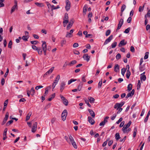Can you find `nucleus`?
<instances>
[{"label":"nucleus","mask_w":150,"mask_h":150,"mask_svg":"<svg viewBox=\"0 0 150 150\" xmlns=\"http://www.w3.org/2000/svg\"><path fill=\"white\" fill-rule=\"evenodd\" d=\"M60 76L59 75H58L55 78L54 81L52 84V89H53L55 87L56 85L57 84L59 80L60 79Z\"/></svg>","instance_id":"f257e3e1"},{"label":"nucleus","mask_w":150,"mask_h":150,"mask_svg":"<svg viewBox=\"0 0 150 150\" xmlns=\"http://www.w3.org/2000/svg\"><path fill=\"white\" fill-rule=\"evenodd\" d=\"M125 102H121L120 103H117L114 105V108L118 110L119 108H121V107L124 105Z\"/></svg>","instance_id":"f03ea898"},{"label":"nucleus","mask_w":150,"mask_h":150,"mask_svg":"<svg viewBox=\"0 0 150 150\" xmlns=\"http://www.w3.org/2000/svg\"><path fill=\"white\" fill-rule=\"evenodd\" d=\"M67 114V112L66 110H64L62 112V119L63 121H64L66 118Z\"/></svg>","instance_id":"7ed1b4c3"},{"label":"nucleus","mask_w":150,"mask_h":150,"mask_svg":"<svg viewBox=\"0 0 150 150\" xmlns=\"http://www.w3.org/2000/svg\"><path fill=\"white\" fill-rule=\"evenodd\" d=\"M66 3L65 9L67 11H68L70 8L71 3L69 0H66Z\"/></svg>","instance_id":"20e7f679"},{"label":"nucleus","mask_w":150,"mask_h":150,"mask_svg":"<svg viewBox=\"0 0 150 150\" xmlns=\"http://www.w3.org/2000/svg\"><path fill=\"white\" fill-rule=\"evenodd\" d=\"M37 122H35L33 125L32 127L31 131L33 133H35L37 130Z\"/></svg>","instance_id":"39448f33"},{"label":"nucleus","mask_w":150,"mask_h":150,"mask_svg":"<svg viewBox=\"0 0 150 150\" xmlns=\"http://www.w3.org/2000/svg\"><path fill=\"white\" fill-rule=\"evenodd\" d=\"M113 36L112 35H110L108 38L105 41L103 45H105L107 44L108 43L110 42L111 40L112 39Z\"/></svg>","instance_id":"423d86ee"},{"label":"nucleus","mask_w":150,"mask_h":150,"mask_svg":"<svg viewBox=\"0 0 150 150\" xmlns=\"http://www.w3.org/2000/svg\"><path fill=\"white\" fill-rule=\"evenodd\" d=\"M54 67H52L50 69L47 71L44 75V77H45L46 76L48 75L51 73L54 70Z\"/></svg>","instance_id":"0eeeda50"},{"label":"nucleus","mask_w":150,"mask_h":150,"mask_svg":"<svg viewBox=\"0 0 150 150\" xmlns=\"http://www.w3.org/2000/svg\"><path fill=\"white\" fill-rule=\"evenodd\" d=\"M9 114L8 112H7L6 113L5 115V117L4 118V120L2 122V125H4L6 122V121L8 120V117Z\"/></svg>","instance_id":"6e6552de"},{"label":"nucleus","mask_w":150,"mask_h":150,"mask_svg":"<svg viewBox=\"0 0 150 150\" xmlns=\"http://www.w3.org/2000/svg\"><path fill=\"white\" fill-rule=\"evenodd\" d=\"M65 85V83L64 82L62 81L61 83L60 86V91L61 92H62L64 89Z\"/></svg>","instance_id":"1a4fd4ad"},{"label":"nucleus","mask_w":150,"mask_h":150,"mask_svg":"<svg viewBox=\"0 0 150 150\" xmlns=\"http://www.w3.org/2000/svg\"><path fill=\"white\" fill-rule=\"evenodd\" d=\"M83 58L84 59V60H86L87 62H88L90 59V56H88V54H84L83 56Z\"/></svg>","instance_id":"9d476101"},{"label":"nucleus","mask_w":150,"mask_h":150,"mask_svg":"<svg viewBox=\"0 0 150 150\" xmlns=\"http://www.w3.org/2000/svg\"><path fill=\"white\" fill-rule=\"evenodd\" d=\"M88 110L92 117L94 118L95 117V114L93 111L92 110L90 109H88Z\"/></svg>","instance_id":"9b49d317"},{"label":"nucleus","mask_w":150,"mask_h":150,"mask_svg":"<svg viewBox=\"0 0 150 150\" xmlns=\"http://www.w3.org/2000/svg\"><path fill=\"white\" fill-rule=\"evenodd\" d=\"M88 120L89 122L91 124V125H93L95 123V121L91 117H88Z\"/></svg>","instance_id":"f8f14e48"},{"label":"nucleus","mask_w":150,"mask_h":150,"mask_svg":"<svg viewBox=\"0 0 150 150\" xmlns=\"http://www.w3.org/2000/svg\"><path fill=\"white\" fill-rule=\"evenodd\" d=\"M42 50L47 49L46 42L44 41H42Z\"/></svg>","instance_id":"ddd939ff"},{"label":"nucleus","mask_w":150,"mask_h":150,"mask_svg":"<svg viewBox=\"0 0 150 150\" xmlns=\"http://www.w3.org/2000/svg\"><path fill=\"white\" fill-rule=\"evenodd\" d=\"M120 69L119 66L117 64H116L114 67V71L116 72L119 71Z\"/></svg>","instance_id":"4468645a"},{"label":"nucleus","mask_w":150,"mask_h":150,"mask_svg":"<svg viewBox=\"0 0 150 150\" xmlns=\"http://www.w3.org/2000/svg\"><path fill=\"white\" fill-rule=\"evenodd\" d=\"M145 73V72L143 73V74H141L140 76V79L141 80H143L144 81H145L146 79V76L145 75H144Z\"/></svg>","instance_id":"2eb2a0df"},{"label":"nucleus","mask_w":150,"mask_h":150,"mask_svg":"<svg viewBox=\"0 0 150 150\" xmlns=\"http://www.w3.org/2000/svg\"><path fill=\"white\" fill-rule=\"evenodd\" d=\"M127 44V42H125V40H121L119 43L118 46L120 47L122 46L125 45Z\"/></svg>","instance_id":"dca6fc26"},{"label":"nucleus","mask_w":150,"mask_h":150,"mask_svg":"<svg viewBox=\"0 0 150 150\" xmlns=\"http://www.w3.org/2000/svg\"><path fill=\"white\" fill-rule=\"evenodd\" d=\"M42 50L41 47H39L38 48L37 51L38 52L39 54L41 55L42 54Z\"/></svg>","instance_id":"f3484780"},{"label":"nucleus","mask_w":150,"mask_h":150,"mask_svg":"<svg viewBox=\"0 0 150 150\" xmlns=\"http://www.w3.org/2000/svg\"><path fill=\"white\" fill-rule=\"evenodd\" d=\"M32 115V112H30L27 115L26 117L25 120L26 121L28 120L30 118V117Z\"/></svg>","instance_id":"a211bd4d"},{"label":"nucleus","mask_w":150,"mask_h":150,"mask_svg":"<svg viewBox=\"0 0 150 150\" xmlns=\"http://www.w3.org/2000/svg\"><path fill=\"white\" fill-rule=\"evenodd\" d=\"M150 115V110H149L148 113V114L145 117L144 120V122H146L148 120L149 117Z\"/></svg>","instance_id":"6ab92c4d"},{"label":"nucleus","mask_w":150,"mask_h":150,"mask_svg":"<svg viewBox=\"0 0 150 150\" xmlns=\"http://www.w3.org/2000/svg\"><path fill=\"white\" fill-rule=\"evenodd\" d=\"M67 41L65 39L62 40L61 42V45L62 47H63V45L66 44Z\"/></svg>","instance_id":"aec40b11"},{"label":"nucleus","mask_w":150,"mask_h":150,"mask_svg":"<svg viewBox=\"0 0 150 150\" xmlns=\"http://www.w3.org/2000/svg\"><path fill=\"white\" fill-rule=\"evenodd\" d=\"M55 96V94L53 93L51 95L48 99L49 101H51L53 98H54Z\"/></svg>","instance_id":"412c9836"},{"label":"nucleus","mask_w":150,"mask_h":150,"mask_svg":"<svg viewBox=\"0 0 150 150\" xmlns=\"http://www.w3.org/2000/svg\"><path fill=\"white\" fill-rule=\"evenodd\" d=\"M88 99L91 103H93L95 101V99L93 98L89 97Z\"/></svg>","instance_id":"4be33fe9"},{"label":"nucleus","mask_w":150,"mask_h":150,"mask_svg":"<svg viewBox=\"0 0 150 150\" xmlns=\"http://www.w3.org/2000/svg\"><path fill=\"white\" fill-rule=\"evenodd\" d=\"M128 128L125 127V126H124L122 129V131H123V133H127V129Z\"/></svg>","instance_id":"5701e85b"},{"label":"nucleus","mask_w":150,"mask_h":150,"mask_svg":"<svg viewBox=\"0 0 150 150\" xmlns=\"http://www.w3.org/2000/svg\"><path fill=\"white\" fill-rule=\"evenodd\" d=\"M73 36V35L71 34L70 33H69V32H67V34L66 35L65 37L67 38H70L72 37Z\"/></svg>","instance_id":"b1692460"},{"label":"nucleus","mask_w":150,"mask_h":150,"mask_svg":"<svg viewBox=\"0 0 150 150\" xmlns=\"http://www.w3.org/2000/svg\"><path fill=\"white\" fill-rule=\"evenodd\" d=\"M16 8H17V6H16V5H14L11 8V13L15 11Z\"/></svg>","instance_id":"393cba45"},{"label":"nucleus","mask_w":150,"mask_h":150,"mask_svg":"<svg viewBox=\"0 0 150 150\" xmlns=\"http://www.w3.org/2000/svg\"><path fill=\"white\" fill-rule=\"evenodd\" d=\"M35 4L38 6L39 7H42L44 6V5L43 4L39 3L38 2L35 3Z\"/></svg>","instance_id":"a878e982"},{"label":"nucleus","mask_w":150,"mask_h":150,"mask_svg":"<svg viewBox=\"0 0 150 150\" xmlns=\"http://www.w3.org/2000/svg\"><path fill=\"white\" fill-rule=\"evenodd\" d=\"M115 137L116 140H119L120 138L119 135V134L118 133H117L115 134Z\"/></svg>","instance_id":"bb28decb"},{"label":"nucleus","mask_w":150,"mask_h":150,"mask_svg":"<svg viewBox=\"0 0 150 150\" xmlns=\"http://www.w3.org/2000/svg\"><path fill=\"white\" fill-rule=\"evenodd\" d=\"M137 128L136 127H135L134 129V131L133 133V137H136L137 132Z\"/></svg>","instance_id":"cd10ccee"},{"label":"nucleus","mask_w":150,"mask_h":150,"mask_svg":"<svg viewBox=\"0 0 150 150\" xmlns=\"http://www.w3.org/2000/svg\"><path fill=\"white\" fill-rule=\"evenodd\" d=\"M132 85L130 83L128 84L127 86V90L128 91H130L132 89Z\"/></svg>","instance_id":"c85d7f7f"},{"label":"nucleus","mask_w":150,"mask_h":150,"mask_svg":"<svg viewBox=\"0 0 150 150\" xmlns=\"http://www.w3.org/2000/svg\"><path fill=\"white\" fill-rule=\"evenodd\" d=\"M76 79H71L68 81V84L69 85L72 82L75 81H76Z\"/></svg>","instance_id":"c756f323"},{"label":"nucleus","mask_w":150,"mask_h":150,"mask_svg":"<svg viewBox=\"0 0 150 150\" xmlns=\"http://www.w3.org/2000/svg\"><path fill=\"white\" fill-rule=\"evenodd\" d=\"M131 75V73L129 71H127V73L126 74V77L127 79H129Z\"/></svg>","instance_id":"7c9ffc66"},{"label":"nucleus","mask_w":150,"mask_h":150,"mask_svg":"<svg viewBox=\"0 0 150 150\" xmlns=\"http://www.w3.org/2000/svg\"><path fill=\"white\" fill-rule=\"evenodd\" d=\"M117 44V42H113L111 45L112 48H115L116 47Z\"/></svg>","instance_id":"2f4dec72"},{"label":"nucleus","mask_w":150,"mask_h":150,"mask_svg":"<svg viewBox=\"0 0 150 150\" xmlns=\"http://www.w3.org/2000/svg\"><path fill=\"white\" fill-rule=\"evenodd\" d=\"M126 6L125 4H123L121 8V12H122L125 9Z\"/></svg>","instance_id":"473e14b6"},{"label":"nucleus","mask_w":150,"mask_h":150,"mask_svg":"<svg viewBox=\"0 0 150 150\" xmlns=\"http://www.w3.org/2000/svg\"><path fill=\"white\" fill-rule=\"evenodd\" d=\"M124 21L123 19L121 18L120 19L119 23L118 24H119L121 26H122L123 24Z\"/></svg>","instance_id":"72a5a7b5"},{"label":"nucleus","mask_w":150,"mask_h":150,"mask_svg":"<svg viewBox=\"0 0 150 150\" xmlns=\"http://www.w3.org/2000/svg\"><path fill=\"white\" fill-rule=\"evenodd\" d=\"M76 60H73L69 64V65L70 66H72L74 64H76Z\"/></svg>","instance_id":"f704fd0d"},{"label":"nucleus","mask_w":150,"mask_h":150,"mask_svg":"<svg viewBox=\"0 0 150 150\" xmlns=\"http://www.w3.org/2000/svg\"><path fill=\"white\" fill-rule=\"evenodd\" d=\"M71 142L72 144V145L73 146H74V147L75 149H77V145L76 144V142H74V141Z\"/></svg>","instance_id":"c9c22d12"},{"label":"nucleus","mask_w":150,"mask_h":150,"mask_svg":"<svg viewBox=\"0 0 150 150\" xmlns=\"http://www.w3.org/2000/svg\"><path fill=\"white\" fill-rule=\"evenodd\" d=\"M72 25L73 24H72V23H69L67 27V30H69L71 27Z\"/></svg>","instance_id":"e433bc0d"},{"label":"nucleus","mask_w":150,"mask_h":150,"mask_svg":"<svg viewBox=\"0 0 150 150\" xmlns=\"http://www.w3.org/2000/svg\"><path fill=\"white\" fill-rule=\"evenodd\" d=\"M126 69L125 68H122L121 69V73H122V75L123 76H124V75H125V73L126 71Z\"/></svg>","instance_id":"4c0bfd02"},{"label":"nucleus","mask_w":150,"mask_h":150,"mask_svg":"<svg viewBox=\"0 0 150 150\" xmlns=\"http://www.w3.org/2000/svg\"><path fill=\"white\" fill-rule=\"evenodd\" d=\"M82 85H83V84L82 83H80L79 85L78 86V88H77L78 90H79V91H80L81 90V88L82 86Z\"/></svg>","instance_id":"58836bf2"},{"label":"nucleus","mask_w":150,"mask_h":150,"mask_svg":"<svg viewBox=\"0 0 150 150\" xmlns=\"http://www.w3.org/2000/svg\"><path fill=\"white\" fill-rule=\"evenodd\" d=\"M141 83L140 82V81L139 80L138 81L137 85V89H139L140 88V86H141Z\"/></svg>","instance_id":"ea45409f"},{"label":"nucleus","mask_w":150,"mask_h":150,"mask_svg":"<svg viewBox=\"0 0 150 150\" xmlns=\"http://www.w3.org/2000/svg\"><path fill=\"white\" fill-rule=\"evenodd\" d=\"M68 13H65L63 20H68Z\"/></svg>","instance_id":"a19ab883"},{"label":"nucleus","mask_w":150,"mask_h":150,"mask_svg":"<svg viewBox=\"0 0 150 150\" xmlns=\"http://www.w3.org/2000/svg\"><path fill=\"white\" fill-rule=\"evenodd\" d=\"M86 11H87L86 5H85L83 7V13H85V14H86Z\"/></svg>","instance_id":"79ce46f5"},{"label":"nucleus","mask_w":150,"mask_h":150,"mask_svg":"<svg viewBox=\"0 0 150 150\" xmlns=\"http://www.w3.org/2000/svg\"><path fill=\"white\" fill-rule=\"evenodd\" d=\"M132 123V122L131 121H129L127 125H125L124 126H125V127L128 128L131 125Z\"/></svg>","instance_id":"37998d69"},{"label":"nucleus","mask_w":150,"mask_h":150,"mask_svg":"<svg viewBox=\"0 0 150 150\" xmlns=\"http://www.w3.org/2000/svg\"><path fill=\"white\" fill-rule=\"evenodd\" d=\"M149 54V52H147L145 53L144 59H147L148 57V54Z\"/></svg>","instance_id":"c03bdc74"},{"label":"nucleus","mask_w":150,"mask_h":150,"mask_svg":"<svg viewBox=\"0 0 150 150\" xmlns=\"http://www.w3.org/2000/svg\"><path fill=\"white\" fill-rule=\"evenodd\" d=\"M133 94H132L131 93H128L126 97V98H128L129 97H132L133 96Z\"/></svg>","instance_id":"a18cd8bd"},{"label":"nucleus","mask_w":150,"mask_h":150,"mask_svg":"<svg viewBox=\"0 0 150 150\" xmlns=\"http://www.w3.org/2000/svg\"><path fill=\"white\" fill-rule=\"evenodd\" d=\"M8 100H6L4 102V108H5V107H6L7 105V104L8 103Z\"/></svg>","instance_id":"49530a36"},{"label":"nucleus","mask_w":150,"mask_h":150,"mask_svg":"<svg viewBox=\"0 0 150 150\" xmlns=\"http://www.w3.org/2000/svg\"><path fill=\"white\" fill-rule=\"evenodd\" d=\"M12 40H10L8 44V47L9 48H11L12 47Z\"/></svg>","instance_id":"de8ad7c7"},{"label":"nucleus","mask_w":150,"mask_h":150,"mask_svg":"<svg viewBox=\"0 0 150 150\" xmlns=\"http://www.w3.org/2000/svg\"><path fill=\"white\" fill-rule=\"evenodd\" d=\"M130 29V28H127L125 29L124 31V33H129Z\"/></svg>","instance_id":"09e8293b"},{"label":"nucleus","mask_w":150,"mask_h":150,"mask_svg":"<svg viewBox=\"0 0 150 150\" xmlns=\"http://www.w3.org/2000/svg\"><path fill=\"white\" fill-rule=\"evenodd\" d=\"M102 79H101V80L99 82L98 84V87L99 88H101L102 85Z\"/></svg>","instance_id":"8fccbe9b"},{"label":"nucleus","mask_w":150,"mask_h":150,"mask_svg":"<svg viewBox=\"0 0 150 150\" xmlns=\"http://www.w3.org/2000/svg\"><path fill=\"white\" fill-rule=\"evenodd\" d=\"M111 31L110 30H107V31L105 33V35L106 36H108L109 35Z\"/></svg>","instance_id":"3c124183"},{"label":"nucleus","mask_w":150,"mask_h":150,"mask_svg":"<svg viewBox=\"0 0 150 150\" xmlns=\"http://www.w3.org/2000/svg\"><path fill=\"white\" fill-rule=\"evenodd\" d=\"M63 103L66 105H68V100L66 99H64V100L63 101Z\"/></svg>","instance_id":"603ef678"},{"label":"nucleus","mask_w":150,"mask_h":150,"mask_svg":"<svg viewBox=\"0 0 150 150\" xmlns=\"http://www.w3.org/2000/svg\"><path fill=\"white\" fill-rule=\"evenodd\" d=\"M22 39L25 41H27L28 38L26 36H23L22 38Z\"/></svg>","instance_id":"864d4df0"},{"label":"nucleus","mask_w":150,"mask_h":150,"mask_svg":"<svg viewBox=\"0 0 150 150\" xmlns=\"http://www.w3.org/2000/svg\"><path fill=\"white\" fill-rule=\"evenodd\" d=\"M144 5L142 7L141 6H139V12H141L143 10L144 8Z\"/></svg>","instance_id":"5fc2aeb1"},{"label":"nucleus","mask_w":150,"mask_h":150,"mask_svg":"<svg viewBox=\"0 0 150 150\" xmlns=\"http://www.w3.org/2000/svg\"><path fill=\"white\" fill-rule=\"evenodd\" d=\"M116 58L117 60L119 59L121 57V56L120 54L118 53L117 54L116 57Z\"/></svg>","instance_id":"6e6d98bb"},{"label":"nucleus","mask_w":150,"mask_h":150,"mask_svg":"<svg viewBox=\"0 0 150 150\" xmlns=\"http://www.w3.org/2000/svg\"><path fill=\"white\" fill-rule=\"evenodd\" d=\"M30 92L32 93L33 95L35 93V90L33 87H32L30 90Z\"/></svg>","instance_id":"4d7b16f0"},{"label":"nucleus","mask_w":150,"mask_h":150,"mask_svg":"<svg viewBox=\"0 0 150 150\" xmlns=\"http://www.w3.org/2000/svg\"><path fill=\"white\" fill-rule=\"evenodd\" d=\"M38 42V41H30V43L33 45H36Z\"/></svg>","instance_id":"13d9d810"},{"label":"nucleus","mask_w":150,"mask_h":150,"mask_svg":"<svg viewBox=\"0 0 150 150\" xmlns=\"http://www.w3.org/2000/svg\"><path fill=\"white\" fill-rule=\"evenodd\" d=\"M109 118V117L106 116V117L104 119L103 121L105 123H106L108 121L107 120Z\"/></svg>","instance_id":"bf43d9fd"},{"label":"nucleus","mask_w":150,"mask_h":150,"mask_svg":"<svg viewBox=\"0 0 150 150\" xmlns=\"http://www.w3.org/2000/svg\"><path fill=\"white\" fill-rule=\"evenodd\" d=\"M7 129L6 128L4 130V132L3 134V136L6 135V133L7 131Z\"/></svg>","instance_id":"052dcab7"},{"label":"nucleus","mask_w":150,"mask_h":150,"mask_svg":"<svg viewBox=\"0 0 150 150\" xmlns=\"http://www.w3.org/2000/svg\"><path fill=\"white\" fill-rule=\"evenodd\" d=\"M32 47L33 49L34 50H35L36 51H37L38 48L35 45H32Z\"/></svg>","instance_id":"680f3d73"},{"label":"nucleus","mask_w":150,"mask_h":150,"mask_svg":"<svg viewBox=\"0 0 150 150\" xmlns=\"http://www.w3.org/2000/svg\"><path fill=\"white\" fill-rule=\"evenodd\" d=\"M122 120V117L120 118L118 121H117L116 122V123L117 124H119L120 122Z\"/></svg>","instance_id":"e2e57ef3"},{"label":"nucleus","mask_w":150,"mask_h":150,"mask_svg":"<svg viewBox=\"0 0 150 150\" xmlns=\"http://www.w3.org/2000/svg\"><path fill=\"white\" fill-rule=\"evenodd\" d=\"M43 87V86H37L35 87V89L38 90L39 88H42Z\"/></svg>","instance_id":"0e129e2a"},{"label":"nucleus","mask_w":150,"mask_h":150,"mask_svg":"<svg viewBox=\"0 0 150 150\" xmlns=\"http://www.w3.org/2000/svg\"><path fill=\"white\" fill-rule=\"evenodd\" d=\"M118 111L117 112V114H119L122 111L123 109L122 108H119Z\"/></svg>","instance_id":"69168bd1"},{"label":"nucleus","mask_w":150,"mask_h":150,"mask_svg":"<svg viewBox=\"0 0 150 150\" xmlns=\"http://www.w3.org/2000/svg\"><path fill=\"white\" fill-rule=\"evenodd\" d=\"M132 20V18L131 17H129L127 19V21L128 23H130Z\"/></svg>","instance_id":"338daca9"},{"label":"nucleus","mask_w":150,"mask_h":150,"mask_svg":"<svg viewBox=\"0 0 150 150\" xmlns=\"http://www.w3.org/2000/svg\"><path fill=\"white\" fill-rule=\"evenodd\" d=\"M130 51L131 52H134V48L133 46H131L130 47Z\"/></svg>","instance_id":"774afa93"}]
</instances>
